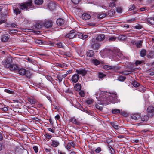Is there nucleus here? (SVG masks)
I'll return each instance as SVG.
<instances>
[{"instance_id": "1", "label": "nucleus", "mask_w": 154, "mask_h": 154, "mask_svg": "<svg viewBox=\"0 0 154 154\" xmlns=\"http://www.w3.org/2000/svg\"><path fill=\"white\" fill-rule=\"evenodd\" d=\"M35 7L33 4L32 0H28L26 2L18 3L13 9L14 13L16 15L20 14L21 10L29 11L34 9Z\"/></svg>"}, {"instance_id": "2", "label": "nucleus", "mask_w": 154, "mask_h": 154, "mask_svg": "<svg viewBox=\"0 0 154 154\" xmlns=\"http://www.w3.org/2000/svg\"><path fill=\"white\" fill-rule=\"evenodd\" d=\"M99 96H98V94H96V95L97 96L96 98L98 101L103 102L105 104H109L110 101L109 100V97H107V95L105 93L101 92L99 91Z\"/></svg>"}, {"instance_id": "3", "label": "nucleus", "mask_w": 154, "mask_h": 154, "mask_svg": "<svg viewBox=\"0 0 154 154\" xmlns=\"http://www.w3.org/2000/svg\"><path fill=\"white\" fill-rule=\"evenodd\" d=\"M91 48L94 50H98L100 47V45L94 38H92L91 43Z\"/></svg>"}, {"instance_id": "4", "label": "nucleus", "mask_w": 154, "mask_h": 154, "mask_svg": "<svg viewBox=\"0 0 154 154\" xmlns=\"http://www.w3.org/2000/svg\"><path fill=\"white\" fill-rule=\"evenodd\" d=\"M11 59L10 58H8L3 60L2 62V64L5 67L9 68L11 64Z\"/></svg>"}, {"instance_id": "5", "label": "nucleus", "mask_w": 154, "mask_h": 154, "mask_svg": "<svg viewBox=\"0 0 154 154\" xmlns=\"http://www.w3.org/2000/svg\"><path fill=\"white\" fill-rule=\"evenodd\" d=\"M147 112L149 117H154V107L152 106H150L147 108Z\"/></svg>"}, {"instance_id": "6", "label": "nucleus", "mask_w": 154, "mask_h": 154, "mask_svg": "<svg viewBox=\"0 0 154 154\" xmlns=\"http://www.w3.org/2000/svg\"><path fill=\"white\" fill-rule=\"evenodd\" d=\"M78 35V32L74 30L71 31L70 32L67 34L65 37L69 39H72Z\"/></svg>"}, {"instance_id": "7", "label": "nucleus", "mask_w": 154, "mask_h": 154, "mask_svg": "<svg viewBox=\"0 0 154 154\" xmlns=\"http://www.w3.org/2000/svg\"><path fill=\"white\" fill-rule=\"evenodd\" d=\"M105 38V36L103 34H100L96 35L93 38L95 39L97 42H101L104 40Z\"/></svg>"}, {"instance_id": "8", "label": "nucleus", "mask_w": 154, "mask_h": 154, "mask_svg": "<svg viewBox=\"0 0 154 154\" xmlns=\"http://www.w3.org/2000/svg\"><path fill=\"white\" fill-rule=\"evenodd\" d=\"M113 53H112V54H110L109 57V58L112 59L114 60H119L118 57L117 52L115 50L112 51Z\"/></svg>"}, {"instance_id": "9", "label": "nucleus", "mask_w": 154, "mask_h": 154, "mask_svg": "<svg viewBox=\"0 0 154 154\" xmlns=\"http://www.w3.org/2000/svg\"><path fill=\"white\" fill-rule=\"evenodd\" d=\"M60 144L59 142L57 140H51V146L52 147H56Z\"/></svg>"}, {"instance_id": "10", "label": "nucleus", "mask_w": 154, "mask_h": 154, "mask_svg": "<svg viewBox=\"0 0 154 154\" xmlns=\"http://www.w3.org/2000/svg\"><path fill=\"white\" fill-rule=\"evenodd\" d=\"M19 68L17 64H11L9 67V69L11 71H17Z\"/></svg>"}, {"instance_id": "11", "label": "nucleus", "mask_w": 154, "mask_h": 154, "mask_svg": "<svg viewBox=\"0 0 154 154\" xmlns=\"http://www.w3.org/2000/svg\"><path fill=\"white\" fill-rule=\"evenodd\" d=\"M79 79V76L77 74L73 75L72 77L71 80L74 83H76Z\"/></svg>"}, {"instance_id": "12", "label": "nucleus", "mask_w": 154, "mask_h": 154, "mask_svg": "<svg viewBox=\"0 0 154 154\" xmlns=\"http://www.w3.org/2000/svg\"><path fill=\"white\" fill-rule=\"evenodd\" d=\"M103 68L106 70L113 69L116 70L117 69V67L116 66H111L108 65L104 66Z\"/></svg>"}, {"instance_id": "13", "label": "nucleus", "mask_w": 154, "mask_h": 154, "mask_svg": "<svg viewBox=\"0 0 154 154\" xmlns=\"http://www.w3.org/2000/svg\"><path fill=\"white\" fill-rule=\"evenodd\" d=\"M26 70L25 69L23 68L19 67L17 71L20 75H24L26 74Z\"/></svg>"}, {"instance_id": "14", "label": "nucleus", "mask_w": 154, "mask_h": 154, "mask_svg": "<svg viewBox=\"0 0 154 154\" xmlns=\"http://www.w3.org/2000/svg\"><path fill=\"white\" fill-rule=\"evenodd\" d=\"M76 72L77 74L81 75L82 76H85L87 73V72L85 70L82 69L77 70L76 71Z\"/></svg>"}, {"instance_id": "15", "label": "nucleus", "mask_w": 154, "mask_h": 154, "mask_svg": "<svg viewBox=\"0 0 154 154\" xmlns=\"http://www.w3.org/2000/svg\"><path fill=\"white\" fill-rule=\"evenodd\" d=\"M112 51L113 50H110L109 49H106L101 52H102L103 54L107 55L109 57L110 54H112V53H113Z\"/></svg>"}, {"instance_id": "16", "label": "nucleus", "mask_w": 154, "mask_h": 154, "mask_svg": "<svg viewBox=\"0 0 154 154\" xmlns=\"http://www.w3.org/2000/svg\"><path fill=\"white\" fill-rule=\"evenodd\" d=\"M140 115L138 113L132 114L131 115V119L135 120H137L140 117Z\"/></svg>"}, {"instance_id": "17", "label": "nucleus", "mask_w": 154, "mask_h": 154, "mask_svg": "<svg viewBox=\"0 0 154 154\" xmlns=\"http://www.w3.org/2000/svg\"><path fill=\"white\" fill-rule=\"evenodd\" d=\"M77 35H78L79 38L82 39H85L88 37V35L84 33H80L78 34Z\"/></svg>"}, {"instance_id": "18", "label": "nucleus", "mask_w": 154, "mask_h": 154, "mask_svg": "<svg viewBox=\"0 0 154 154\" xmlns=\"http://www.w3.org/2000/svg\"><path fill=\"white\" fill-rule=\"evenodd\" d=\"M82 17L84 20H87L90 18L91 16L88 14L84 13L82 15Z\"/></svg>"}, {"instance_id": "19", "label": "nucleus", "mask_w": 154, "mask_h": 154, "mask_svg": "<svg viewBox=\"0 0 154 154\" xmlns=\"http://www.w3.org/2000/svg\"><path fill=\"white\" fill-rule=\"evenodd\" d=\"M143 42V40H138L135 42V44L137 48H140L142 46V43Z\"/></svg>"}, {"instance_id": "20", "label": "nucleus", "mask_w": 154, "mask_h": 154, "mask_svg": "<svg viewBox=\"0 0 154 154\" xmlns=\"http://www.w3.org/2000/svg\"><path fill=\"white\" fill-rule=\"evenodd\" d=\"M56 23L58 25L61 26L64 23V20L61 18H59L56 20Z\"/></svg>"}, {"instance_id": "21", "label": "nucleus", "mask_w": 154, "mask_h": 154, "mask_svg": "<svg viewBox=\"0 0 154 154\" xmlns=\"http://www.w3.org/2000/svg\"><path fill=\"white\" fill-rule=\"evenodd\" d=\"M45 25L47 28L51 27L52 26V22L51 20L47 21L45 23Z\"/></svg>"}, {"instance_id": "22", "label": "nucleus", "mask_w": 154, "mask_h": 154, "mask_svg": "<svg viewBox=\"0 0 154 154\" xmlns=\"http://www.w3.org/2000/svg\"><path fill=\"white\" fill-rule=\"evenodd\" d=\"M86 54L87 56L92 57L94 56V53L93 50H89L86 52Z\"/></svg>"}, {"instance_id": "23", "label": "nucleus", "mask_w": 154, "mask_h": 154, "mask_svg": "<svg viewBox=\"0 0 154 154\" xmlns=\"http://www.w3.org/2000/svg\"><path fill=\"white\" fill-rule=\"evenodd\" d=\"M48 7L49 9L51 10H52L55 9V5L54 3L51 2L48 5Z\"/></svg>"}, {"instance_id": "24", "label": "nucleus", "mask_w": 154, "mask_h": 154, "mask_svg": "<svg viewBox=\"0 0 154 154\" xmlns=\"http://www.w3.org/2000/svg\"><path fill=\"white\" fill-rule=\"evenodd\" d=\"M113 128L116 130L118 133H121L122 129L119 126H112Z\"/></svg>"}, {"instance_id": "25", "label": "nucleus", "mask_w": 154, "mask_h": 154, "mask_svg": "<svg viewBox=\"0 0 154 154\" xmlns=\"http://www.w3.org/2000/svg\"><path fill=\"white\" fill-rule=\"evenodd\" d=\"M147 21L149 24L154 25V17L148 18Z\"/></svg>"}, {"instance_id": "26", "label": "nucleus", "mask_w": 154, "mask_h": 154, "mask_svg": "<svg viewBox=\"0 0 154 154\" xmlns=\"http://www.w3.org/2000/svg\"><path fill=\"white\" fill-rule=\"evenodd\" d=\"M32 120L36 124H38V123L41 124V122H42L39 119L36 117L32 118Z\"/></svg>"}, {"instance_id": "27", "label": "nucleus", "mask_w": 154, "mask_h": 154, "mask_svg": "<svg viewBox=\"0 0 154 154\" xmlns=\"http://www.w3.org/2000/svg\"><path fill=\"white\" fill-rule=\"evenodd\" d=\"M147 53L146 51L144 49H142L140 51V56L142 57H144L146 55Z\"/></svg>"}, {"instance_id": "28", "label": "nucleus", "mask_w": 154, "mask_h": 154, "mask_svg": "<svg viewBox=\"0 0 154 154\" xmlns=\"http://www.w3.org/2000/svg\"><path fill=\"white\" fill-rule=\"evenodd\" d=\"M97 17L100 19H102L106 16V14L102 12L100 13L97 15Z\"/></svg>"}, {"instance_id": "29", "label": "nucleus", "mask_w": 154, "mask_h": 154, "mask_svg": "<svg viewBox=\"0 0 154 154\" xmlns=\"http://www.w3.org/2000/svg\"><path fill=\"white\" fill-rule=\"evenodd\" d=\"M91 62L92 63L94 64L95 65H97L100 64L99 60L96 59H93L91 60Z\"/></svg>"}, {"instance_id": "30", "label": "nucleus", "mask_w": 154, "mask_h": 154, "mask_svg": "<svg viewBox=\"0 0 154 154\" xmlns=\"http://www.w3.org/2000/svg\"><path fill=\"white\" fill-rule=\"evenodd\" d=\"M74 88L76 91H79L81 89V85L79 84H76L74 86Z\"/></svg>"}, {"instance_id": "31", "label": "nucleus", "mask_w": 154, "mask_h": 154, "mask_svg": "<svg viewBox=\"0 0 154 154\" xmlns=\"http://www.w3.org/2000/svg\"><path fill=\"white\" fill-rule=\"evenodd\" d=\"M8 39L9 37L8 35H3L2 36L1 40L2 42H6L8 40Z\"/></svg>"}, {"instance_id": "32", "label": "nucleus", "mask_w": 154, "mask_h": 154, "mask_svg": "<svg viewBox=\"0 0 154 154\" xmlns=\"http://www.w3.org/2000/svg\"><path fill=\"white\" fill-rule=\"evenodd\" d=\"M28 100L30 103L32 104H35L37 102L36 100L33 98H29Z\"/></svg>"}, {"instance_id": "33", "label": "nucleus", "mask_w": 154, "mask_h": 154, "mask_svg": "<svg viewBox=\"0 0 154 154\" xmlns=\"http://www.w3.org/2000/svg\"><path fill=\"white\" fill-rule=\"evenodd\" d=\"M35 4L36 5H40L43 3V0H34Z\"/></svg>"}, {"instance_id": "34", "label": "nucleus", "mask_w": 154, "mask_h": 154, "mask_svg": "<svg viewBox=\"0 0 154 154\" xmlns=\"http://www.w3.org/2000/svg\"><path fill=\"white\" fill-rule=\"evenodd\" d=\"M147 57L149 58H154V52H150L147 55Z\"/></svg>"}, {"instance_id": "35", "label": "nucleus", "mask_w": 154, "mask_h": 154, "mask_svg": "<svg viewBox=\"0 0 154 154\" xmlns=\"http://www.w3.org/2000/svg\"><path fill=\"white\" fill-rule=\"evenodd\" d=\"M141 119L143 121H147L149 119V117L147 115L143 116L141 117Z\"/></svg>"}, {"instance_id": "36", "label": "nucleus", "mask_w": 154, "mask_h": 154, "mask_svg": "<svg viewBox=\"0 0 154 154\" xmlns=\"http://www.w3.org/2000/svg\"><path fill=\"white\" fill-rule=\"evenodd\" d=\"M70 121L74 124L78 125L79 122H77L76 119L74 118H71L70 119Z\"/></svg>"}, {"instance_id": "37", "label": "nucleus", "mask_w": 154, "mask_h": 154, "mask_svg": "<svg viewBox=\"0 0 154 154\" xmlns=\"http://www.w3.org/2000/svg\"><path fill=\"white\" fill-rule=\"evenodd\" d=\"M117 54L118 57L120 58L121 59H123L124 58V56L123 55L122 53L120 51L117 52Z\"/></svg>"}, {"instance_id": "38", "label": "nucleus", "mask_w": 154, "mask_h": 154, "mask_svg": "<svg viewBox=\"0 0 154 154\" xmlns=\"http://www.w3.org/2000/svg\"><path fill=\"white\" fill-rule=\"evenodd\" d=\"M115 13V12L114 10L111 9L110 11H108V14L110 16H113Z\"/></svg>"}, {"instance_id": "39", "label": "nucleus", "mask_w": 154, "mask_h": 154, "mask_svg": "<svg viewBox=\"0 0 154 154\" xmlns=\"http://www.w3.org/2000/svg\"><path fill=\"white\" fill-rule=\"evenodd\" d=\"M25 75L26 77L30 79L31 77L32 74L29 71L26 70Z\"/></svg>"}, {"instance_id": "40", "label": "nucleus", "mask_w": 154, "mask_h": 154, "mask_svg": "<svg viewBox=\"0 0 154 154\" xmlns=\"http://www.w3.org/2000/svg\"><path fill=\"white\" fill-rule=\"evenodd\" d=\"M120 113V110L119 109H115L112 110V114Z\"/></svg>"}, {"instance_id": "41", "label": "nucleus", "mask_w": 154, "mask_h": 154, "mask_svg": "<svg viewBox=\"0 0 154 154\" xmlns=\"http://www.w3.org/2000/svg\"><path fill=\"white\" fill-rule=\"evenodd\" d=\"M48 130L50 131L53 133H55L56 131H57V130H56V128L55 127H53L52 128H48Z\"/></svg>"}, {"instance_id": "42", "label": "nucleus", "mask_w": 154, "mask_h": 154, "mask_svg": "<svg viewBox=\"0 0 154 154\" xmlns=\"http://www.w3.org/2000/svg\"><path fill=\"white\" fill-rule=\"evenodd\" d=\"M56 45L58 48H63V44L62 42L57 43L56 44Z\"/></svg>"}, {"instance_id": "43", "label": "nucleus", "mask_w": 154, "mask_h": 154, "mask_svg": "<svg viewBox=\"0 0 154 154\" xmlns=\"http://www.w3.org/2000/svg\"><path fill=\"white\" fill-rule=\"evenodd\" d=\"M67 144H68L71 147L74 148H75V144L74 142L73 141H70L68 142Z\"/></svg>"}, {"instance_id": "44", "label": "nucleus", "mask_w": 154, "mask_h": 154, "mask_svg": "<svg viewBox=\"0 0 154 154\" xmlns=\"http://www.w3.org/2000/svg\"><path fill=\"white\" fill-rule=\"evenodd\" d=\"M57 78L58 79L59 81V82H61L63 79V77L62 75H57Z\"/></svg>"}, {"instance_id": "45", "label": "nucleus", "mask_w": 154, "mask_h": 154, "mask_svg": "<svg viewBox=\"0 0 154 154\" xmlns=\"http://www.w3.org/2000/svg\"><path fill=\"white\" fill-rule=\"evenodd\" d=\"M109 149L110 150V153L111 154H114L115 152V151L114 149L111 146H109Z\"/></svg>"}, {"instance_id": "46", "label": "nucleus", "mask_w": 154, "mask_h": 154, "mask_svg": "<svg viewBox=\"0 0 154 154\" xmlns=\"http://www.w3.org/2000/svg\"><path fill=\"white\" fill-rule=\"evenodd\" d=\"M126 79V77L123 76H120L118 78V80L120 81H123Z\"/></svg>"}, {"instance_id": "47", "label": "nucleus", "mask_w": 154, "mask_h": 154, "mask_svg": "<svg viewBox=\"0 0 154 154\" xmlns=\"http://www.w3.org/2000/svg\"><path fill=\"white\" fill-rule=\"evenodd\" d=\"M106 76L105 75L102 73L99 72L98 73V77L99 78L102 79Z\"/></svg>"}, {"instance_id": "48", "label": "nucleus", "mask_w": 154, "mask_h": 154, "mask_svg": "<svg viewBox=\"0 0 154 154\" xmlns=\"http://www.w3.org/2000/svg\"><path fill=\"white\" fill-rule=\"evenodd\" d=\"M44 149L46 153L48 154L50 153L51 151V148H48L46 147H44Z\"/></svg>"}, {"instance_id": "49", "label": "nucleus", "mask_w": 154, "mask_h": 154, "mask_svg": "<svg viewBox=\"0 0 154 154\" xmlns=\"http://www.w3.org/2000/svg\"><path fill=\"white\" fill-rule=\"evenodd\" d=\"M135 9V6L134 5H131L129 7V11H131Z\"/></svg>"}, {"instance_id": "50", "label": "nucleus", "mask_w": 154, "mask_h": 154, "mask_svg": "<svg viewBox=\"0 0 154 154\" xmlns=\"http://www.w3.org/2000/svg\"><path fill=\"white\" fill-rule=\"evenodd\" d=\"M44 136L46 138L48 139H50L52 137V136L51 135H49L48 134H46L44 135Z\"/></svg>"}, {"instance_id": "51", "label": "nucleus", "mask_w": 154, "mask_h": 154, "mask_svg": "<svg viewBox=\"0 0 154 154\" xmlns=\"http://www.w3.org/2000/svg\"><path fill=\"white\" fill-rule=\"evenodd\" d=\"M132 85L135 87H137L139 86V84L137 82H133Z\"/></svg>"}, {"instance_id": "52", "label": "nucleus", "mask_w": 154, "mask_h": 154, "mask_svg": "<svg viewBox=\"0 0 154 154\" xmlns=\"http://www.w3.org/2000/svg\"><path fill=\"white\" fill-rule=\"evenodd\" d=\"M10 33H11L15 34L18 32V30L17 29H12L9 31Z\"/></svg>"}, {"instance_id": "53", "label": "nucleus", "mask_w": 154, "mask_h": 154, "mask_svg": "<svg viewBox=\"0 0 154 154\" xmlns=\"http://www.w3.org/2000/svg\"><path fill=\"white\" fill-rule=\"evenodd\" d=\"M65 92L66 93H69L71 94H73L72 91L71 90L69 89H66L65 90Z\"/></svg>"}, {"instance_id": "54", "label": "nucleus", "mask_w": 154, "mask_h": 154, "mask_svg": "<svg viewBox=\"0 0 154 154\" xmlns=\"http://www.w3.org/2000/svg\"><path fill=\"white\" fill-rule=\"evenodd\" d=\"M120 113L121 115L125 117L127 116H128V113H127L125 111L122 112H120Z\"/></svg>"}, {"instance_id": "55", "label": "nucleus", "mask_w": 154, "mask_h": 154, "mask_svg": "<svg viewBox=\"0 0 154 154\" xmlns=\"http://www.w3.org/2000/svg\"><path fill=\"white\" fill-rule=\"evenodd\" d=\"M95 151L96 153H99L101 151V148L100 147H98L96 149Z\"/></svg>"}, {"instance_id": "56", "label": "nucleus", "mask_w": 154, "mask_h": 154, "mask_svg": "<svg viewBox=\"0 0 154 154\" xmlns=\"http://www.w3.org/2000/svg\"><path fill=\"white\" fill-rule=\"evenodd\" d=\"M116 11L118 13H121L122 12V9L121 8H116Z\"/></svg>"}, {"instance_id": "57", "label": "nucleus", "mask_w": 154, "mask_h": 154, "mask_svg": "<svg viewBox=\"0 0 154 154\" xmlns=\"http://www.w3.org/2000/svg\"><path fill=\"white\" fill-rule=\"evenodd\" d=\"M46 78L48 80L50 81L51 82L53 80V78L50 76L48 75L46 76Z\"/></svg>"}, {"instance_id": "58", "label": "nucleus", "mask_w": 154, "mask_h": 154, "mask_svg": "<svg viewBox=\"0 0 154 154\" xmlns=\"http://www.w3.org/2000/svg\"><path fill=\"white\" fill-rule=\"evenodd\" d=\"M79 95L82 97H83L85 96V93L84 92L82 91H80L79 93Z\"/></svg>"}, {"instance_id": "59", "label": "nucleus", "mask_w": 154, "mask_h": 154, "mask_svg": "<svg viewBox=\"0 0 154 154\" xmlns=\"http://www.w3.org/2000/svg\"><path fill=\"white\" fill-rule=\"evenodd\" d=\"M81 0H71L72 2L75 4H78Z\"/></svg>"}, {"instance_id": "60", "label": "nucleus", "mask_w": 154, "mask_h": 154, "mask_svg": "<svg viewBox=\"0 0 154 154\" xmlns=\"http://www.w3.org/2000/svg\"><path fill=\"white\" fill-rule=\"evenodd\" d=\"M33 149L35 153H37L38 151V149L36 146H34L33 147Z\"/></svg>"}, {"instance_id": "61", "label": "nucleus", "mask_w": 154, "mask_h": 154, "mask_svg": "<svg viewBox=\"0 0 154 154\" xmlns=\"http://www.w3.org/2000/svg\"><path fill=\"white\" fill-rule=\"evenodd\" d=\"M5 92L9 94H12L13 92V91L8 89H5Z\"/></svg>"}, {"instance_id": "62", "label": "nucleus", "mask_w": 154, "mask_h": 154, "mask_svg": "<svg viewBox=\"0 0 154 154\" xmlns=\"http://www.w3.org/2000/svg\"><path fill=\"white\" fill-rule=\"evenodd\" d=\"M96 108L100 110H101L102 109V107L100 106L97 104H96L95 105Z\"/></svg>"}, {"instance_id": "63", "label": "nucleus", "mask_w": 154, "mask_h": 154, "mask_svg": "<svg viewBox=\"0 0 154 154\" xmlns=\"http://www.w3.org/2000/svg\"><path fill=\"white\" fill-rule=\"evenodd\" d=\"M140 91H142L143 92H144L145 90L146 89L145 87L143 86H140Z\"/></svg>"}, {"instance_id": "64", "label": "nucleus", "mask_w": 154, "mask_h": 154, "mask_svg": "<svg viewBox=\"0 0 154 154\" xmlns=\"http://www.w3.org/2000/svg\"><path fill=\"white\" fill-rule=\"evenodd\" d=\"M142 26L139 25H137L134 26V28L138 29H141Z\"/></svg>"}]
</instances>
